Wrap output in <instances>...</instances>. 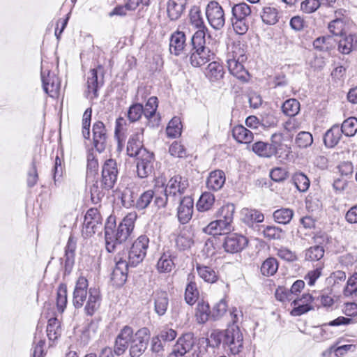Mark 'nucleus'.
Here are the masks:
<instances>
[{
	"label": "nucleus",
	"instance_id": "obj_1",
	"mask_svg": "<svg viewBox=\"0 0 357 357\" xmlns=\"http://www.w3.org/2000/svg\"><path fill=\"white\" fill-rule=\"evenodd\" d=\"M191 43L192 49L189 55V61L192 66L199 67L213 58L214 54L206 45L203 32L196 31L192 36Z\"/></svg>",
	"mask_w": 357,
	"mask_h": 357
},
{
	"label": "nucleus",
	"instance_id": "obj_2",
	"mask_svg": "<svg viewBox=\"0 0 357 357\" xmlns=\"http://www.w3.org/2000/svg\"><path fill=\"white\" fill-rule=\"evenodd\" d=\"M231 23L234 30L239 35L245 34L249 29L252 21V10L249 5L240 3L234 5L231 9Z\"/></svg>",
	"mask_w": 357,
	"mask_h": 357
},
{
	"label": "nucleus",
	"instance_id": "obj_3",
	"mask_svg": "<svg viewBox=\"0 0 357 357\" xmlns=\"http://www.w3.org/2000/svg\"><path fill=\"white\" fill-rule=\"evenodd\" d=\"M247 56L243 53V50L240 47H235L234 50L227 54V63L229 73L237 79L247 81L248 72L244 68L243 63L245 61Z\"/></svg>",
	"mask_w": 357,
	"mask_h": 357
},
{
	"label": "nucleus",
	"instance_id": "obj_4",
	"mask_svg": "<svg viewBox=\"0 0 357 357\" xmlns=\"http://www.w3.org/2000/svg\"><path fill=\"white\" fill-rule=\"evenodd\" d=\"M41 79L45 92L52 98L58 97L61 82L54 73H51L50 64L43 60L41 63Z\"/></svg>",
	"mask_w": 357,
	"mask_h": 357
},
{
	"label": "nucleus",
	"instance_id": "obj_5",
	"mask_svg": "<svg viewBox=\"0 0 357 357\" xmlns=\"http://www.w3.org/2000/svg\"><path fill=\"white\" fill-rule=\"evenodd\" d=\"M149 238L146 235L139 236L132 243L128 252L127 264L136 267L144 260L149 248Z\"/></svg>",
	"mask_w": 357,
	"mask_h": 357
},
{
	"label": "nucleus",
	"instance_id": "obj_6",
	"mask_svg": "<svg viewBox=\"0 0 357 357\" xmlns=\"http://www.w3.org/2000/svg\"><path fill=\"white\" fill-rule=\"evenodd\" d=\"M102 229V219L96 208L87 211L82 230V235L87 238L95 234H100Z\"/></svg>",
	"mask_w": 357,
	"mask_h": 357
},
{
	"label": "nucleus",
	"instance_id": "obj_7",
	"mask_svg": "<svg viewBox=\"0 0 357 357\" xmlns=\"http://www.w3.org/2000/svg\"><path fill=\"white\" fill-rule=\"evenodd\" d=\"M149 330L142 328L138 330L135 335L132 333L130 344V355L131 357H139L145 351L149 339Z\"/></svg>",
	"mask_w": 357,
	"mask_h": 357
},
{
	"label": "nucleus",
	"instance_id": "obj_8",
	"mask_svg": "<svg viewBox=\"0 0 357 357\" xmlns=\"http://www.w3.org/2000/svg\"><path fill=\"white\" fill-rule=\"evenodd\" d=\"M243 342V334L237 326L233 324L225 330L223 347H227L232 354H238L241 351Z\"/></svg>",
	"mask_w": 357,
	"mask_h": 357
},
{
	"label": "nucleus",
	"instance_id": "obj_9",
	"mask_svg": "<svg viewBox=\"0 0 357 357\" xmlns=\"http://www.w3.org/2000/svg\"><path fill=\"white\" fill-rule=\"evenodd\" d=\"M206 15L209 24L214 29L219 30L225 26V12L217 1H211L208 3L206 8Z\"/></svg>",
	"mask_w": 357,
	"mask_h": 357
},
{
	"label": "nucleus",
	"instance_id": "obj_10",
	"mask_svg": "<svg viewBox=\"0 0 357 357\" xmlns=\"http://www.w3.org/2000/svg\"><path fill=\"white\" fill-rule=\"evenodd\" d=\"M119 169L116 160H105L102 167V186L107 190L112 189L117 181Z\"/></svg>",
	"mask_w": 357,
	"mask_h": 357
},
{
	"label": "nucleus",
	"instance_id": "obj_11",
	"mask_svg": "<svg viewBox=\"0 0 357 357\" xmlns=\"http://www.w3.org/2000/svg\"><path fill=\"white\" fill-rule=\"evenodd\" d=\"M137 172L139 177L143 178L150 175L153 170L154 155L149 151H142L140 155L136 156Z\"/></svg>",
	"mask_w": 357,
	"mask_h": 357
},
{
	"label": "nucleus",
	"instance_id": "obj_12",
	"mask_svg": "<svg viewBox=\"0 0 357 357\" xmlns=\"http://www.w3.org/2000/svg\"><path fill=\"white\" fill-rule=\"evenodd\" d=\"M137 218L136 212H130L122 220L116 229L117 241L125 242L133 230L135 222Z\"/></svg>",
	"mask_w": 357,
	"mask_h": 357
},
{
	"label": "nucleus",
	"instance_id": "obj_13",
	"mask_svg": "<svg viewBox=\"0 0 357 357\" xmlns=\"http://www.w3.org/2000/svg\"><path fill=\"white\" fill-rule=\"evenodd\" d=\"M93 141L96 150L102 152L107 144L108 134L105 124L102 121H96L92 128Z\"/></svg>",
	"mask_w": 357,
	"mask_h": 357
},
{
	"label": "nucleus",
	"instance_id": "obj_14",
	"mask_svg": "<svg viewBox=\"0 0 357 357\" xmlns=\"http://www.w3.org/2000/svg\"><path fill=\"white\" fill-rule=\"evenodd\" d=\"M116 230H115V219L110 216L105 225V238L106 250L109 252H114L122 242L117 241Z\"/></svg>",
	"mask_w": 357,
	"mask_h": 357
},
{
	"label": "nucleus",
	"instance_id": "obj_15",
	"mask_svg": "<svg viewBox=\"0 0 357 357\" xmlns=\"http://www.w3.org/2000/svg\"><path fill=\"white\" fill-rule=\"evenodd\" d=\"M144 128H138L132 134L128 142L127 153L130 157H136L140 155L142 151H148L143 145Z\"/></svg>",
	"mask_w": 357,
	"mask_h": 357
},
{
	"label": "nucleus",
	"instance_id": "obj_16",
	"mask_svg": "<svg viewBox=\"0 0 357 357\" xmlns=\"http://www.w3.org/2000/svg\"><path fill=\"white\" fill-rule=\"evenodd\" d=\"M116 265L111 280L116 286H122L127 280L128 266L127 261L120 257H115Z\"/></svg>",
	"mask_w": 357,
	"mask_h": 357
},
{
	"label": "nucleus",
	"instance_id": "obj_17",
	"mask_svg": "<svg viewBox=\"0 0 357 357\" xmlns=\"http://www.w3.org/2000/svg\"><path fill=\"white\" fill-rule=\"evenodd\" d=\"M248 243V241L244 236L231 234L225 238L223 246L227 252L236 253L245 248Z\"/></svg>",
	"mask_w": 357,
	"mask_h": 357
},
{
	"label": "nucleus",
	"instance_id": "obj_18",
	"mask_svg": "<svg viewBox=\"0 0 357 357\" xmlns=\"http://www.w3.org/2000/svg\"><path fill=\"white\" fill-rule=\"evenodd\" d=\"M187 47L186 36L183 31L174 32L169 39V52L175 56L185 53Z\"/></svg>",
	"mask_w": 357,
	"mask_h": 357
},
{
	"label": "nucleus",
	"instance_id": "obj_19",
	"mask_svg": "<svg viewBox=\"0 0 357 357\" xmlns=\"http://www.w3.org/2000/svg\"><path fill=\"white\" fill-rule=\"evenodd\" d=\"M194 202L191 197H183L180 200L177 210L178 220L182 224H185L192 218L193 213Z\"/></svg>",
	"mask_w": 357,
	"mask_h": 357
},
{
	"label": "nucleus",
	"instance_id": "obj_20",
	"mask_svg": "<svg viewBox=\"0 0 357 357\" xmlns=\"http://www.w3.org/2000/svg\"><path fill=\"white\" fill-rule=\"evenodd\" d=\"M188 186V181L179 175L172 177L164 189L169 195H182Z\"/></svg>",
	"mask_w": 357,
	"mask_h": 357
},
{
	"label": "nucleus",
	"instance_id": "obj_21",
	"mask_svg": "<svg viewBox=\"0 0 357 357\" xmlns=\"http://www.w3.org/2000/svg\"><path fill=\"white\" fill-rule=\"evenodd\" d=\"M158 106L157 97L152 96L149 98L144 107V115L148 120V125L152 127L158 126L160 121V116L156 114Z\"/></svg>",
	"mask_w": 357,
	"mask_h": 357
},
{
	"label": "nucleus",
	"instance_id": "obj_22",
	"mask_svg": "<svg viewBox=\"0 0 357 357\" xmlns=\"http://www.w3.org/2000/svg\"><path fill=\"white\" fill-rule=\"evenodd\" d=\"M103 85L102 77L98 79V73L96 69H91L87 77V91L86 96L90 99H94L98 97V90Z\"/></svg>",
	"mask_w": 357,
	"mask_h": 357
},
{
	"label": "nucleus",
	"instance_id": "obj_23",
	"mask_svg": "<svg viewBox=\"0 0 357 357\" xmlns=\"http://www.w3.org/2000/svg\"><path fill=\"white\" fill-rule=\"evenodd\" d=\"M314 301V296L310 294H304L299 298H294L291 303L294 309L291 312H307L310 310H315Z\"/></svg>",
	"mask_w": 357,
	"mask_h": 357
},
{
	"label": "nucleus",
	"instance_id": "obj_24",
	"mask_svg": "<svg viewBox=\"0 0 357 357\" xmlns=\"http://www.w3.org/2000/svg\"><path fill=\"white\" fill-rule=\"evenodd\" d=\"M133 333L132 329L129 326H125L116 339L114 351L117 356L123 354L128 349L129 340Z\"/></svg>",
	"mask_w": 357,
	"mask_h": 357
},
{
	"label": "nucleus",
	"instance_id": "obj_25",
	"mask_svg": "<svg viewBox=\"0 0 357 357\" xmlns=\"http://www.w3.org/2000/svg\"><path fill=\"white\" fill-rule=\"evenodd\" d=\"M225 174L222 170H214L211 172L206 180V187L213 191L220 190L225 183Z\"/></svg>",
	"mask_w": 357,
	"mask_h": 357
},
{
	"label": "nucleus",
	"instance_id": "obj_26",
	"mask_svg": "<svg viewBox=\"0 0 357 357\" xmlns=\"http://www.w3.org/2000/svg\"><path fill=\"white\" fill-rule=\"evenodd\" d=\"M188 0H169L167 12L171 20H178L183 13Z\"/></svg>",
	"mask_w": 357,
	"mask_h": 357
},
{
	"label": "nucleus",
	"instance_id": "obj_27",
	"mask_svg": "<svg viewBox=\"0 0 357 357\" xmlns=\"http://www.w3.org/2000/svg\"><path fill=\"white\" fill-rule=\"evenodd\" d=\"M342 132L338 124L333 125L324 135V143L327 148L335 147L342 138Z\"/></svg>",
	"mask_w": 357,
	"mask_h": 357
},
{
	"label": "nucleus",
	"instance_id": "obj_28",
	"mask_svg": "<svg viewBox=\"0 0 357 357\" xmlns=\"http://www.w3.org/2000/svg\"><path fill=\"white\" fill-rule=\"evenodd\" d=\"M76 241L73 236H70L65 248V269L70 272L75 263Z\"/></svg>",
	"mask_w": 357,
	"mask_h": 357
},
{
	"label": "nucleus",
	"instance_id": "obj_29",
	"mask_svg": "<svg viewBox=\"0 0 357 357\" xmlns=\"http://www.w3.org/2000/svg\"><path fill=\"white\" fill-rule=\"evenodd\" d=\"M195 344L194 335L191 333L183 334L180 337L174 346V349L176 350L178 349L179 351L182 352L183 355H186L190 351Z\"/></svg>",
	"mask_w": 357,
	"mask_h": 357
},
{
	"label": "nucleus",
	"instance_id": "obj_30",
	"mask_svg": "<svg viewBox=\"0 0 357 357\" xmlns=\"http://www.w3.org/2000/svg\"><path fill=\"white\" fill-rule=\"evenodd\" d=\"M174 259V257L170 252H164L158 260V271L160 273H170L175 266Z\"/></svg>",
	"mask_w": 357,
	"mask_h": 357
},
{
	"label": "nucleus",
	"instance_id": "obj_31",
	"mask_svg": "<svg viewBox=\"0 0 357 357\" xmlns=\"http://www.w3.org/2000/svg\"><path fill=\"white\" fill-rule=\"evenodd\" d=\"M189 21L192 26L197 29V31H201L204 33V38L208 32V29L205 26L203 18L202 17L201 11L199 8L193 7L190 10Z\"/></svg>",
	"mask_w": 357,
	"mask_h": 357
},
{
	"label": "nucleus",
	"instance_id": "obj_32",
	"mask_svg": "<svg viewBox=\"0 0 357 357\" xmlns=\"http://www.w3.org/2000/svg\"><path fill=\"white\" fill-rule=\"evenodd\" d=\"M224 73L222 66L216 61L210 63L205 70L206 77L212 82H218L222 79Z\"/></svg>",
	"mask_w": 357,
	"mask_h": 357
},
{
	"label": "nucleus",
	"instance_id": "obj_33",
	"mask_svg": "<svg viewBox=\"0 0 357 357\" xmlns=\"http://www.w3.org/2000/svg\"><path fill=\"white\" fill-rule=\"evenodd\" d=\"M241 215L243 221L250 226H252L254 223L262 222L264 220V214L256 209L243 208Z\"/></svg>",
	"mask_w": 357,
	"mask_h": 357
},
{
	"label": "nucleus",
	"instance_id": "obj_34",
	"mask_svg": "<svg viewBox=\"0 0 357 357\" xmlns=\"http://www.w3.org/2000/svg\"><path fill=\"white\" fill-rule=\"evenodd\" d=\"M232 136L238 142L245 144L250 143L254 138L252 132L241 125L233 128Z\"/></svg>",
	"mask_w": 357,
	"mask_h": 357
},
{
	"label": "nucleus",
	"instance_id": "obj_35",
	"mask_svg": "<svg viewBox=\"0 0 357 357\" xmlns=\"http://www.w3.org/2000/svg\"><path fill=\"white\" fill-rule=\"evenodd\" d=\"M138 188L134 185H129L121 193V202L123 206L129 208L132 206H135L136 199L137 198Z\"/></svg>",
	"mask_w": 357,
	"mask_h": 357
},
{
	"label": "nucleus",
	"instance_id": "obj_36",
	"mask_svg": "<svg viewBox=\"0 0 357 357\" xmlns=\"http://www.w3.org/2000/svg\"><path fill=\"white\" fill-rule=\"evenodd\" d=\"M61 322L57 317H49L47 335L50 341L56 340L61 335Z\"/></svg>",
	"mask_w": 357,
	"mask_h": 357
},
{
	"label": "nucleus",
	"instance_id": "obj_37",
	"mask_svg": "<svg viewBox=\"0 0 357 357\" xmlns=\"http://www.w3.org/2000/svg\"><path fill=\"white\" fill-rule=\"evenodd\" d=\"M357 46V36L350 34L340 40L338 50L344 54L350 53Z\"/></svg>",
	"mask_w": 357,
	"mask_h": 357
},
{
	"label": "nucleus",
	"instance_id": "obj_38",
	"mask_svg": "<svg viewBox=\"0 0 357 357\" xmlns=\"http://www.w3.org/2000/svg\"><path fill=\"white\" fill-rule=\"evenodd\" d=\"M196 269L199 277L205 282L214 283L218 280L216 272L210 266L197 264Z\"/></svg>",
	"mask_w": 357,
	"mask_h": 357
},
{
	"label": "nucleus",
	"instance_id": "obj_39",
	"mask_svg": "<svg viewBox=\"0 0 357 357\" xmlns=\"http://www.w3.org/2000/svg\"><path fill=\"white\" fill-rule=\"evenodd\" d=\"M155 196V192L152 190H147L143 192L136 199L135 207L139 210L146 209L151 203Z\"/></svg>",
	"mask_w": 357,
	"mask_h": 357
},
{
	"label": "nucleus",
	"instance_id": "obj_40",
	"mask_svg": "<svg viewBox=\"0 0 357 357\" xmlns=\"http://www.w3.org/2000/svg\"><path fill=\"white\" fill-rule=\"evenodd\" d=\"M89 298L85 305L86 312H93L97 310L100 306L99 292L96 289L90 288L89 291Z\"/></svg>",
	"mask_w": 357,
	"mask_h": 357
},
{
	"label": "nucleus",
	"instance_id": "obj_41",
	"mask_svg": "<svg viewBox=\"0 0 357 357\" xmlns=\"http://www.w3.org/2000/svg\"><path fill=\"white\" fill-rule=\"evenodd\" d=\"M193 243L192 235L188 231L181 232L176 239V247L181 250L190 248Z\"/></svg>",
	"mask_w": 357,
	"mask_h": 357
},
{
	"label": "nucleus",
	"instance_id": "obj_42",
	"mask_svg": "<svg viewBox=\"0 0 357 357\" xmlns=\"http://www.w3.org/2000/svg\"><path fill=\"white\" fill-rule=\"evenodd\" d=\"M278 269V262L274 257L267 258L261 266V273L263 275L269 277L273 275Z\"/></svg>",
	"mask_w": 357,
	"mask_h": 357
},
{
	"label": "nucleus",
	"instance_id": "obj_43",
	"mask_svg": "<svg viewBox=\"0 0 357 357\" xmlns=\"http://www.w3.org/2000/svg\"><path fill=\"white\" fill-rule=\"evenodd\" d=\"M340 128L346 137L354 136L357 132V118L349 117L345 119Z\"/></svg>",
	"mask_w": 357,
	"mask_h": 357
},
{
	"label": "nucleus",
	"instance_id": "obj_44",
	"mask_svg": "<svg viewBox=\"0 0 357 357\" xmlns=\"http://www.w3.org/2000/svg\"><path fill=\"white\" fill-rule=\"evenodd\" d=\"M292 181L298 190L306 192L310 187V179L302 172H296L292 176Z\"/></svg>",
	"mask_w": 357,
	"mask_h": 357
},
{
	"label": "nucleus",
	"instance_id": "obj_45",
	"mask_svg": "<svg viewBox=\"0 0 357 357\" xmlns=\"http://www.w3.org/2000/svg\"><path fill=\"white\" fill-rule=\"evenodd\" d=\"M262 21L269 25L275 24L278 21V13L275 8L264 7L261 13Z\"/></svg>",
	"mask_w": 357,
	"mask_h": 357
},
{
	"label": "nucleus",
	"instance_id": "obj_46",
	"mask_svg": "<svg viewBox=\"0 0 357 357\" xmlns=\"http://www.w3.org/2000/svg\"><path fill=\"white\" fill-rule=\"evenodd\" d=\"M293 210L287 208H282L273 213V218L275 222L279 224H288L294 216Z\"/></svg>",
	"mask_w": 357,
	"mask_h": 357
},
{
	"label": "nucleus",
	"instance_id": "obj_47",
	"mask_svg": "<svg viewBox=\"0 0 357 357\" xmlns=\"http://www.w3.org/2000/svg\"><path fill=\"white\" fill-rule=\"evenodd\" d=\"M261 227L264 238L268 240H280L284 238V232L280 227L275 226H262Z\"/></svg>",
	"mask_w": 357,
	"mask_h": 357
},
{
	"label": "nucleus",
	"instance_id": "obj_48",
	"mask_svg": "<svg viewBox=\"0 0 357 357\" xmlns=\"http://www.w3.org/2000/svg\"><path fill=\"white\" fill-rule=\"evenodd\" d=\"M214 202L215 197L213 194L206 192L201 195L197 204V208L199 211H206L212 207Z\"/></svg>",
	"mask_w": 357,
	"mask_h": 357
},
{
	"label": "nucleus",
	"instance_id": "obj_49",
	"mask_svg": "<svg viewBox=\"0 0 357 357\" xmlns=\"http://www.w3.org/2000/svg\"><path fill=\"white\" fill-rule=\"evenodd\" d=\"M182 124L180 118L175 116L168 123L166 132L168 137L176 138L181 134Z\"/></svg>",
	"mask_w": 357,
	"mask_h": 357
},
{
	"label": "nucleus",
	"instance_id": "obj_50",
	"mask_svg": "<svg viewBox=\"0 0 357 357\" xmlns=\"http://www.w3.org/2000/svg\"><path fill=\"white\" fill-rule=\"evenodd\" d=\"M235 206L233 204H227L222 206L217 213L218 218L224 220L225 222L232 223Z\"/></svg>",
	"mask_w": 357,
	"mask_h": 357
},
{
	"label": "nucleus",
	"instance_id": "obj_51",
	"mask_svg": "<svg viewBox=\"0 0 357 357\" xmlns=\"http://www.w3.org/2000/svg\"><path fill=\"white\" fill-rule=\"evenodd\" d=\"M282 109L287 116H294L300 111V103L296 99L291 98L283 103Z\"/></svg>",
	"mask_w": 357,
	"mask_h": 357
},
{
	"label": "nucleus",
	"instance_id": "obj_52",
	"mask_svg": "<svg viewBox=\"0 0 357 357\" xmlns=\"http://www.w3.org/2000/svg\"><path fill=\"white\" fill-rule=\"evenodd\" d=\"M167 293L165 291L156 292L155 297V312H165L167 309Z\"/></svg>",
	"mask_w": 357,
	"mask_h": 357
},
{
	"label": "nucleus",
	"instance_id": "obj_53",
	"mask_svg": "<svg viewBox=\"0 0 357 357\" xmlns=\"http://www.w3.org/2000/svg\"><path fill=\"white\" fill-rule=\"evenodd\" d=\"M324 249L322 246H312L305 250V259L312 261H319L324 257Z\"/></svg>",
	"mask_w": 357,
	"mask_h": 357
},
{
	"label": "nucleus",
	"instance_id": "obj_54",
	"mask_svg": "<svg viewBox=\"0 0 357 357\" xmlns=\"http://www.w3.org/2000/svg\"><path fill=\"white\" fill-rule=\"evenodd\" d=\"M199 296V291L197 290V284L194 282H190L186 288L185 292V300L189 305H193Z\"/></svg>",
	"mask_w": 357,
	"mask_h": 357
},
{
	"label": "nucleus",
	"instance_id": "obj_55",
	"mask_svg": "<svg viewBox=\"0 0 357 357\" xmlns=\"http://www.w3.org/2000/svg\"><path fill=\"white\" fill-rule=\"evenodd\" d=\"M225 334V331H213L206 339L207 345L213 348L219 347L221 343L224 345Z\"/></svg>",
	"mask_w": 357,
	"mask_h": 357
},
{
	"label": "nucleus",
	"instance_id": "obj_56",
	"mask_svg": "<svg viewBox=\"0 0 357 357\" xmlns=\"http://www.w3.org/2000/svg\"><path fill=\"white\" fill-rule=\"evenodd\" d=\"M282 140L283 135L281 133L275 132L271 135V143L268 144L272 155H277L282 149Z\"/></svg>",
	"mask_w": 357,
	"mask_h": 357
},
{
	"label": "nucleus",
	"instance_id": "obj_57",
	"mask_svg": "<svg viewBox=\"0 0 357 357\" xmlns=\"http://www.w3.org/2000/svg\"><path fill=\"white\" fill-rule=\"evenodd\" d=\"M295 142L299 148H307L312 145L313 137L309 132L302 131L297 135Z\"/></svg>",
	"mask_w": 357,
	"mask_h": 357
},
{
	"label": "nucleus",
	"instance_id": "obj_58",
	"mask_svg": "<svg viewBox=\"0 0 357 357\" xmlns=\"http://www.w3.org/2000/svg\"><path fill=\"white\" fill-rule=\"evenodd\" d=\"M314 304L315 305V310H319L320 307H324L326 310L334 304L333 298L325 294H321L317 297H314Z\"/></svg>",
	"mask_w": 357,
	"mask_h": 357
},
{
	"label": "nucleus",
	"instance_id": "obj_59",
	"mask_svg": "<svg viewBox=\"0 0 357 357\" xmlns=\"http://www.w3.org/2000/svg\"><path fill=\"white\" fill-rule=\"evenodd\" d=\"M252 151L259 156L264 158L272 157L269 144L264 142H257L252 145Z\"/></svg>",
	"mask_w": 357,
	"mask_h": 357
},
{
	"label": "nucleus",
	"instance_id": "obj_60",
	"mask_svg": "<svg viewBox=\"0 0 357 357\" xmlns=\"http://www.w3.org/2000/svg\"><path fill=\"white\" fill-rule=\"evenodd\" d=\"M328 28L334 36H342L344 33L345 24L342 19L337 17L328 24Z\"/></svg>",
	"mask_w": 357,
	"mask_h": 357
},
{
	"label": "nucleus",
	"instance_id": "obj_61",
	"mask_svg": "<svg viewBox=\"0 0 357 357\" xmlns=\"http://www.w3.org/2000/svg\"><path fill=\"white\" fill-rule=\"evenodd\" d=\"M144 114V107L140 103L132 105L128 111V118L131 122L138 121Z\"/></svg>",
	"mask_w": 357,
	"mask_h": 357
},
{
	"label": "nucleus",
	"instance_id": "obj_62",
	"mask_svg": "<svg viewBox=\"0 0 357 357\" xmlns=\"http://www.w3.org/2000/svg\"><path fill=\"white\" fill-rule=\"evenodd\" d=\"M274 250L276 251V255L283 260L294 261L297 259L296 254L286 247L280 246L275 248Z\"/></svg>",
	"mask_w": 357,
	"mask_h": 357
},
{
	"label": "nucleus",
	"instance_id": "obj_63",
	"mask_svg": "<svg viewBox=\"0 0 357 357\" xmlns=\"http://www.w3.org/2000/svg\"><path fill=\"white\" fill-rule=\"evenodd\" d=\"M357 291V272L350 276L347 282V284L343 289V294L345 296L354 295Z\"/></svg>",
	"mask_w": 357,
	"mask_h": 357
},
{
	"label": "nucleus",
	"instance_id": "obj_64",
	"mask_svg": "<svg viewBox=\"0 0 357 357\" xmlns=\"http://www.w3.org/2000/svg\"><path fill=\"white\" fill-rule=\"evenodd\" d=\"M275 296L278 301L282 303L294 300L292 292L284 287H279L276 289Z\"/></svg>",
	"mask_w": 357,
	"mask_h": 357
}]
</instances>
